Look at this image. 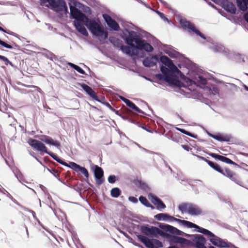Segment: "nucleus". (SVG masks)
<instances>
[{
    "label": "nucleus",
    "mask_w": 248,
    "mask_h": 248,
    "mask_svg": "<svg viewBox=\"0 0 248 248\" xmlns=\"http://www.w3.org/2000/svg\"><path fill=\"white\" fill-rule=\"evenodd\" d=\"M27 142L33 148V150L41 153H45L49 155L55 160L59 163L65 166H68V164L67 163L63 162L54 153L48 151L47 147L41 141L30 138L28 139Z\"/></svg>",
    "instance_id": "f257e3e1"
},
{
    "label": "nucleus",
    "mask_w": 248,
    "mask_h": 248,
    "mask_svg": "<svg viewBox=\"0 0 248 248\" xmlns=\"http://www.w3.org/2000/svg\"><path fill=\"white\" fill-rule=\"evenodd\" d=\"M203 159L214 170L217 171L220 173L224 176L228 177L232 181L238 183L240 181L238 175L232 171L231 169L228 167H225L224 168H221L219 165L217 163L213 162L209 160L205 159L203 157H202Z\"/></svg>",
    "instance_id": "f03ea898"
},
{
    "label": "nucleus",
    "mask_w": 248,
    "mask_h": 248,
    "mask_svg": "<svg viewBox=\"0 0 248 248\" xmlns=\"http://www.w3.org/2000/svg\"><path fill=\"white\" fill-rule=\"evenodd\" d=\"M89 30L94 36L97 37L103 36L105 39L108 37V32L104 31L101 25L94 20H91L88 18V21L85 22Z\"/></svg>",
    "instance_id": "7ed1b4c3"
},
{
    "label": "nucleus",
    "mask_w": 248,
    "mask_h": 248,
    "mask_svg": "<svg viewBox=\"0 0 248 248\" xmlns=\"http://www.w3.org/2000/svg\"><path fill=\"white\" fill-rule=\"evenodd\" d=\"M160 71L164 75V80L171 85L178 87L180 86V81L178 79L174 78L175 74H178L181 72L178 69L177 71H172L169 68L161 66Z\"/></svg>",
    "instance_id": "20e7f679"
},
{
    "label": "nucleus",
    "mask_w": 248,
    "mask_h": 248,
    "mask_svg": "<svg viewBox=\"0 0 248 248\" xmlns=\"http://www.w3.org/2000/svg\"><path fill=\"white\" fill-rule=\"evenodd\" d=\"M178 209L182 213H187L191 216H199L202 214V210L199 206L191 203H182L179 205Z\"/></svg>",
    "instance_id": "39448f33"
},
{
    "label": "nucleus",
    "mask_w": 248,
    "mask_h": 248,
    "mask_svg": "<svg viewBox=\"0 0 248 248\" xmlns=\"http://www.w3.org/2000/svg\"><path fill=\"white\" fill-rule=\"evenodd\" d=\"M137 237L138 239L148 248H158L163 247L162 243L157 239H149L146 236L142 235H139Z\"/></svg>",
    "instance_id": "423d86ee"
},
{
    "label": "nucleus",
    "mask_w": 248,
    "mask_h": 248,
    "mask_svg": "<svg viewBox=\"0 0 248 248\" xmlns=\"http://www.w3.org/2000/svg\"><path fill=\"white\" fill-rule=\"evenodd\" d=\"M36 242L43 248H50L54 246L50 238L44 232L37 235Z\"/></svg>",
    "instance_id": "0eeeda50"
},
{
    "label": "nucleus",
    "mask_w": 248,
    "mask_h": 248,
    "mask_svg": "<svg viewBox=\"0 0 248 248\" xmlns=\"http://www.w3.org/2000/svg\"><path fill=\"white\" fill-rule=\"evenodd\" d=\"M141 231L144 234L150 237H157L158 234L161 235L164 234L161 230L154 226L150 228L147 226H142L141 227Z\"/></svg>",
    "instance_id": "6e6552de"
},
{
    "label": "nucleus",
    "mask_w": 248,
    "mask_h": 248,
    "mask_svg": "<svg viewBox=\"0 0 248 248\" xmlns=\"http://www.w3.org/2000/svg\"><path fill=\"white\" fill-rule=\"evenodd\" d=\"M180 24L183 29L188 30L189 32L192 31L196 34L200 36L201 38L205 39L204 35L201 32L198 30H197L195 25L188 21H186L184 19H181L180 21Z\"/></svg>",
    "instance_id": "1a4fd4ad"
},
{
    "label": "nucleus",
    "mask_w": 248,
    "mask_h": 248,
    "mask_svg": "<svg viewBox=\"0 0 248 248\" xmlns=\"http://www.w3.org/2000/svg\"><path fill=\"white\" fill-rule=\"evenodd\" d=\"M70 14L73 18L76 19L78 21L85 22L88 21V18L85 14L73 6H70Z\"/></svg>",
    "instance_id": "9d476101"
},
{
    "label": "nucleus",
    "mask_w": 248,
    "mask_h": 248,
    "mask_svg": "<svg viewBox=\"0 0 248 248\" xmlns=\"http://www.w3.org/2000/svg\"><path fill=\"white\" fill-rule=\"evenodd\" d=\"M206 240L202 235L196 234L191 238V241L189 246L195 247L197 248H206L205 246Z\"/></svg>",
    "instance_id": "9b49d317"
},
{
    "label": "nucleus",
    "mask_w": 248,
    "mask_h": 248,
    "mask_svg": "<svg viewBox=\"0 0 248 248\" xmlns=\"http://www.w3.org/2000/svg\"><path fill=\"white\" fill-rule=\"evenodd\" d=\"M140 40L137 33L134 31H129L128 36L125 39L126 43L133 48H135L136 45H138Z\"/></svg>",
    "instance_id": "f8f14e48"
},
{
    "label": "nucleus",
    "mask_w": 248,
    "mask_h": 248,
    "mask_svg": "<svg viewBox=\"0 0 248 248\" xmlns=\"http://www.w3.org/2000/svg\"><path fill=\"white\" fill-rule=\"evenodd\" d=\"M48 2L50 5L53 8H57L60 11H65L67 12V7L65 2L63 0L56 1L55 0H45Z\"/></svg>",
    "instance_id": "ddd939ff"
},
{
    "label": "nucleus",
    "mask_w": 248,
    "mask_h": 248,
    "mask_svg": "<svg viewBox=\"0 0 248 248\" xmlns=\"http://www.w3.org/2000/svg\"><path fill=\"white\" fill-rule=\"evenodd\" d=\"M92 169L94 171V176L96 179V183L99 185L101 184L104 181V180L102 179L104 175L103 170L101 167H99L97 165H93L92 167Z\"/></svg>",
    "instance_id": "4468645a"
},
{
    "label": "nucleus",
    "mask_w": 248,
    "mask_h": 248,
    "mask_svg": "<svg viewBox=\"0 0 248 248\" xmlns=\"http://www.w3.org/2000/svg\"><path fill=\"white\" fill-rule=\"evenodd\" d=\"M103 17L110 28L116 31H118L120 30V27L118 23L114 19H112L110 16L107 14H104Z\"/></svg>",
    "instance_id": "2eb2a0df"
},
{
    "label": "nucleus",
    "mask_w": 248,
    "mask_h": 248,
    "mask_svg": "<svg viewBox=\"0 0 248 248\" xmlns=\"http://www.w3.org/2000/svg\"><path fill=\"white\" fill-rule=\"evenodd\" d=\"M135 48L140 50H144L147 52H151L154 50V47L144 40H140L138 45H136Z\"/></svg>",
    "instance_id": "dca6fc26"
},
{
    "label": "nucleus",
    "mask_w": 248,
    "mask_h": 248,
    "mask_svg": "<svg viewBox=\"0 0 248 248\" xmlns=\"http://www.w3.org/2000/svg\"><path fill=\"white\" fill-rule=\"evenodd\" d=\"M149 199L151 200L152 202L156 205V209L161 210L166 208L165 204L159 198L152 194L149 195Z\"/></svg>",
    "instance_id": "f3484780"
},
{
    "label": "nucleus",
    "mask_w": 248,
    "mask_h": 248,
    "mask_svg": "<svg viewBox=\"0 0 248 248\" xmlns=\"http://www.w3.org/2000/svg\"><path fill=\"white\" fill-rule=\"evenodd\" d=\"M160 61L165 66L171 69L172 71L178 70V68L173 63L172 60L167 56L165 55L161 56L160 58Z\"/></svg>",
    "instance_id": "a211bd4d"
},
{
    "label": "nucleus",
    "mask_w": 248,
    "mask_h": 248,
    "mask_svg": "<svg viewBox=\"0 0 248 248\" xmlns=\"http://www.w3.org/2000/svg\"><path fill=\"white\" fill-rule=\"evenodd\" d=\"M158 61V57L157 55H153L151 57L145 58L142 62L144 66L147 67H153L155 65Z\"/></svg>",
    "instance_id": "6ab92c4d"
},
{
    "label": "nucleus",
    "mask_w": 248,
    "mask_h": 248,
    "mask_svg": "<svg viewBox=\"0 0 248 248\" xmlns=\"http://www.w3.org/2000/svg\"><path fill=\"white\" fill-rule=\"evenodd\" d=\"M39 138L40 140L45 142L46 144L55 146L57 148H59L61 146L59 141L54 140L51 137L48 136L42 135L39 136Z\"/></svg>",
    "instance_id": "aec40b11"
},
{
    "label": "nucleus",
    "mask_w": 248,
    "mask_h": 248,
    "mask_svg": "<svg viewBox=\"0 0 248 248\" xmlns=\"http://www.w3.org/2000/svg\"><path fill=\"white\" fill-rule=\"evenodd\" d=\"M160 227L166 232H169L171 233L178 235H181L184 233L183 232L177 229L176 228L169 225H163L162 226L160 225Z\"/></svg>",
    "instance_id": "412c9836"
},
{
    "label": "nucleus",
    "mask_w": 248,
    "mask_h": 248,
    "mask_svg": "<svg viewBox=\"0 0 248 248\" xmlns=\"http://www.w3.org/2000/svg\"><path fill=\"white\" fill-rule=\"evenodd\" d=\"M210 155L212 157L218 159L222 162H225L227 164H236L235 162L232 161L231 159H230L229 158H227L224 156L221 155H219L216 154L215 153H211L210 154Z\"/></svg>",
    "instance_id": "4be33fe9"
},
{
    "label": "nucleus",
    "mask_w": 248,
    "mask_h": 248,
    "mask_svg": "<svg viewBox=\"0 0 248 248\" xmlns=\"http://www.w3.org/2000/svg\"><path fill=\"white\" fill-rule=\"evenodd\" d=\"M170 238L174 243L188 246L190 245L191 243V241L183 237L173 235L171 236Z\"/></svg>",
    "instance_id": "5701e85b"
},
{
    "label": "nucleus",
    "mask_w": 248,
    "mask_h": 248,
    "mask_svg": "<svg viewBox=\"0 0 248 248\" xmlns=\"http://www.w3.org/2000/svg\"><path fill=\"white\" fill-rule=\"evenodd\" d=\"M224 9L231 14H235L236 8L235 5L232 2L226 0L223 3Z\"/></svg>",
    "instance_id": "b1692460"
},
{
    "label": "nucleus",
    "mask_w": 248,
    "mask_h": 248,
    "mask_svg": "<svg viewBox=\"0 0 248 248\" xmlns=\"http://www.w3.org/2000/svg\"><path fill=\"white\" fill-rule=\"evenodd\" d=\"M211 238L210 239V242L214 245L217 247H226V243L224 242L220 238L216 236H210Z\"/></svg>",
    "instance_id": "393cba45"
},
{
    "label": "nucleus",
    "mask_w": 248,
    "mask_h": 248,
    "mask_svg": "<svg viewBox=\"0 0 248 248\" xmlns=\"http://www.w3.org/2000/svg\"><path fill=\"white\" fill-rule=\"evenodd\" d=\"M155 218L158 220H170V221H176V219L173 217L164 213L158 214L155 216Z\"/></svg>",
    "instance_id": "a878e982"
},
{
    "label": "nucleus",
    "mask_w": 248,
    "mask_h": 248,
    "mask_svg": "<svg viewBox=\"0 0 248 248\" xmlns=\"http://www.w3.org/2000/svg\"><path fill=\"white\" fill-rule=\"evenodd\" d=\"M120 49L123 53H124L130 56H138V54L135 52L134 49H131V47L129 46L123 45Z\"/></svg>",
    "instance_id": "bb28decb"
},
{
    "label": "nucleus",
    "mask_w": 248,
    "mask_h": 248,
    "mask_svg": "<svg viewBox=\"0 0 248 248\" xmlns=\"http://www.w3.org/2000/svg\"><path fill=\"white\" fill-rule=\"evenodd\" d=\"M208 135L219 141H229L231 140V137L229 135H216L211 133H208Z\"/></svg>",
    "instance_id": "cd10ccee"
},
{
    "label": "nucleus",
    "mask_w": 248,
    "mask_h": 248,
    "mask_svg": "<svg viewBox=\"0 0 248 248\" xmlns=\"http://www.w3.org/2000/svg\"><path fill=\"white\" fill-rule=\"evenodd\" d=\"M81 87L93 99H96L97 95L96 93L90 86L85 84H82Z\"/></svg>",
    "instance_id": "c85d7f7f"
},
{
    "label": "nucleus",
    "mask_w": 248,
    "mask_h": 248,
    "mask_svg": "<svg viewBox=\"0 0 248 248\" xmlns=\"http://www.w3.org/2000/svg\"><path fill=\"white\" fill-rule=\"evenodd\" d=\"M239 9L243 12L248 9V0H236Z\"/></svg>",
    "instance_id": "c756f323"
},
{
    "label": "nucleus",
    "mask_w": 248,
    "mask_h": 248,
    "mask_svg": "<svg viewBox=\"0 0 248 248\" xmlns=\"http://www.w3.org/2000/svg\"><path fill=\"white\" fill-rule=\"evenodd\" d=\"M80 21H78L77 23H75V26L77 30L82 33L83 35L87 36L88 35V32L86 29L84 25L79 22Z\"/></svg>",
    "instance_id": "7c9ffc66"
},
{
    "label": "nucleus",
    "mask_w": 248,
    "mask_h": 248,
    "mask_svg": "<svg viewBox=\"0 0 248 248\" xmlns=\"http://www.w3.org/2000/svg\"><path fill=\"white\" fill-rule=\"evenodd\" d=\"M109 40L114 46L117 47L121 48L123 45L122 41L115 37H110Z\"/></svg>",
    "instance_id": "2f4dec72"
},
{
    "label": "nucleus",
    "mask_w": 248,
    "mask_h": 248,
    "mask_svg": "<svg viewBox=\"0 0 248 248\" xmlns=\"http://www.w3.org/2000/svg\"><path fill=\"white\" fill-rule=\"evenodd\" d=\"M175 221H177L178 222H181L183 225L187 226L188 228H199V226H198L197 225H196L194 223H193L190 221H188L181 220V219H180L178 218H176Z\"/></svg>",
    "instance_id": "473e14b6"
},
{
    "label": "nucleus",
    "mask_w": 248,
    "mask_h": 248,
    "mask_svg": "<svg viewBox=\"0 0 248 248\" xmlns=\"http://www.w3.org/2000/svg\"><path fill=\"white\" fill-rule=\"evenodd\" d=\"M127 106H128L130 108H131L134 111L140 113L142 114H144V112L142 111V110L140 109L138 107H137L134 103H133L132 101L130 100L129 101V102L126 105Z\"/></svg>",
    "instance_id": "72a5a7b5"
},
{
    "label": "nucleus",
    "mask_w": 248,
    "mask_h": 248,
    "mask_svg": "<svg viewBox=\"0 0 248 248\" xmlns=\"http://www.w3.org/2000/svg\"><path fill=\"white\" fill-rule=\"evenodd\" d=\"M198 229V231L201 233H202L208 236H215V234H214L212 232L209 231V230L201 228L199 226V228H197Z\"/></svg>",
    "instance_id": "f704fd0d"
},
{
    "label": "nucleus",
    "mask_w": 248,
    "mask_h": 248,
    "mask_svg": "<svg viewBox=\"0 0 248 248\" xmlns=\"http://www.w3.org/2000/svg\"><path fill=\"white\" fill-rule=\"evenodd\" d=\"M110 194L112 197L117 198L121 195V191L119 188L114 187L111 190Z\"/></svg>",
    "instance_id": "c9c22d12"
},
{
    "label": "nucleus",
    "mask_w": 248,
    "mask_h": 248,
    "mask_svg": "<svg viewBox=\"0 0 248 248\" xmlns=\"http://www.w3.org/2000/svg\"><path fill=\"white\" fill-rule=\"evenodd\" d=\"M67 167L72 169L77 172H78V170H79L81 167L80 166L73 162H70L69 164H68Z\"/></svg>",
    "instance_id": "e433bc0d"
},
{
    "label": "nucleus",
    "mask_w": 248,
    "mask_h": 248,
    "mask_svg": "<svg viewBox=\"0 0 248 248\" xmlns=\"http://www.w3.org/2000/svg\"><path fill=\"white\" fill-rule=\"evenodd\" d=\"M68 64L71 67L73 68L74 69H75L76 71H77L79 73L82 74H85V71L78 65H77L73 64L72 63H71V62L68 63Z\"/></svg>",
    "instance_id": "4c0bfd02"
},
{
    "label": "nucleus",
    "mask_w": 248,
    "mask_h": 248,
    "mask_svg": "<svg viewBox=\"0 0 248 248\" xmlns=\"http://www.w3.org/2000/svg\"><path fill=\"white\" fill-rule=\"evenodd\" d=\"M78 171H80L86 178H88L89 174L88 170L84 167H81Z\"/></svg>",
    "instance_id": "58836bf2"
},
{
    "label": "nucleus",
    "mask_w": 248,
    "mask_h": 248,
    "mask_svg": "<svg viewBox=\"0 0 248 248\" xmlns=\"http://www.w3.org/2000/svg\"><path fill=\"white\" fill-rule=\"evenodd\" d=\"M139 201L141 203L144 205L145 206H147L149 204V202L146 198V197L141 196L139 197Z\"/></svg>",
    "instance_id": "ea45409f"
},
{
    "label": "nucleus",
    "mask_w": 248,
    "mask_h": 248,
    "mask_svg": "<svg viewBox=\"0 0 248 248\" xmlns=\"http://www.w3.org/2000/svg\"><path fill=\"white\" fill-rule=\"evenodd\" d=\"M0 60L4 61L5 62V64L6 65L9 64L10 65L13 66L12 63L6 57L0 55Z\"/></svg>",
    "instance_id": "a19ab883"
},
{
    "label": "nucleus",
    "mask_w": 248,
    "mask_h": 248,
    "mask_svg": "<svg viewBox=\"0 0 248 248\" xmlns=\"http://www.w3.org/2000/svg\"><path fill=\"white\" fill-rule=\"evenodd\" d=\"M0 45H1L2 46H3V47H6L7 48H9V49H12L13 48V46L9 45V44H7L6 43H5V42L1 40L0 39Z\"/></svg>",
    "instance_id": "79ce46f5"
},
{
    "label": "nucleus",
    "mask_w": 248,
    "mask_h": 248,
    "mask_svg": "<svg viewBox=\"0 0 248 248\" xmlns=\"http://www.w3.org/2000/svg\"><path fill=\"white\" fill-rule=\"evenodd\" d=\"M116 181V177L114 175H111L108 177V181L109 183L113 184Z\"/></svg>",
    "instance_id": "37998d69"
},
{
    "label": "nucleus",
    "mask_w": 248,
    "mask_h": 248,
    "mask_svg": "<svg viewBox=\"0 0 248 248\" xmlns=\"http://www.w3.org/2000/svg\"><path fill=\"white\" fill-rule=\"evenodd\" d=\"M48 170L53 174L55 177H57L59 175V172L58 170H56L55 169H52L51 170L48 169Z\"/></svg>",
    "instance_id": "c03bdc74"
},
{
    "label": "nucleus",
    "mask_w": 248,
    "mask_h": 248,
    "mask_svg": "<svg viewBox=\"0 0 248 248\" xmlns=\"http://www.w3.org/2000/svg\"><path fill=\"white\" fill-rule=\"evenodd\" d=\"M199 81L202 84L205 85L207 83L206 79L202 76H199Z\"/></svg>",
    "instance_id": "a18cd8bd"
},
{
    "label": "nucleus",
    "mask_w": 248,
    "mask_h": 248,
    "mask_svg": "<svg viewBox=\"0 0 248 248\" xmlns=\"http://www.w3.org/2000/svg\"><path fill=\"white\" fill-rule=\"evenodd\" d=\"M3 202L4 203L5 207L8 210V205H9V206L11 205V202L9 200L7 199L6 200H4L3 201Z\"/></svg>",
    "instance_id": "49530a36"
},
{
    "label": "nucleus",
    "mask_w": 248,
    "mask_h": 248,
    "mask_svg": "<svg viewBox=\"0 0 248 248\" xmlns=\"http://www.w3.org/2000/svg\"><path fill=\"white\" fill-rule=\"evenodd\" d=\"M128 199L130 201L134 203H137L138 202V199L134 197L131 196L129 197Z\"/></svg>",
    "instance_id": "de8ad7c7"
},
{
    "label": "nucleus",
    "mask_w": 248,
    "mask_h": 248,
    "mask_svg": "<svg viewBox=\"0 0 248 248\" xmlns=\"http://www.w3.org/2000/svg\"><path fill=\"white\" fill-rule=\"evenodd\" d=\"M182 147L187 151H189L191 149L190 147L188 145H182Z\"/></svg>",
    "instance_id": "09e8293b"
},
{
    "label": "nucleus",
    "mask_w": 248,
    "mask_h": 248,
    "mask_svg": "<svg viewBox=\"0 0 248 248\" xmlns=\"http://www.w3.org/2000/svg\"><path fill=\"white\" fill-rule=\"evenodd\" d=\"M3 31L8 34H11V35H14L15 34L14 32H13L9 30H5L4 29V31Z\"/></svg>",
    "instance_id": "8fccbe9b"
},
{
    "label": "nucleus",
    "mask_w": 248,
    "mask_h": 248,
    "mask_svg": "<svg viewBox=\"0 0 248 248\" xmlns=\"http://www.w3.org/2000/svg\"><path fill=\"white\" fill-rule=\"evenodd\" d=\"M121 99L127 105L130 101L129 100L124 98V97H121Z\"/></svg>",
    "instance_id": "3c124183"
},
{
    "label": "nucleus",
    "mask_w": 248,
    "mask_h": 248,
    "mask_svg": "<svg viewBox=\"0 0 248 248\" xmlns=\"http://www.w3.org/2000/svg\"><path fill=\"white\" fill-rule=\"evenodd\" d=\"M156 77L158 79H159L160 80H162V79L164 80V75L163 76L162 75H161L160 74L156 75Z\"/></svg>",
    "instance_id": "603ef678"
},
{
    "label": "nucleus",
    "mask_w": 248,
    "mask_h": 248,
    "mask_svg": "<svg viewBox=\"0 0 248 248\" xmlns=\"http://www.w3.org/2000/svg\"><path fill=\"white\" fill-rule=\"evenodd\" d=\"M182 133H183L184 134H185L187 135H188V136H191L192 137V135L190 133H189L188 132L186 131L185 130H184V129H180V130Z\"/></svg>",
    "instance_id": "864d4df0"
},
{
    "label": "nucleus",
    "mask_w": 248,
    "mask_h": 248,
    "mask_svg": "<svg viewBox=\"0 0 248 248\" xmlns=\"http://www.w3.org/2000/svg\"><path fill=\"white\" fill-rule=\"evenodd\" d=\"M244 19L248 23V13H247L244 15Z\"/></svg>",
    "instance_id": "5fc2aeb1"
},
{
    "label": "nucleus",
    "mask_w": 248,
    "mask_h": 248,
    "mask_svg": "<svg viewBox=\"0 0 248 248\" xmlns=\"http://www.w3.org/2000/svg\"><path fill=\"white\" fill-rule=\"evenodd\" d=\"M146 207H150V208H151L152 209H155V207L153 205H152V204H151L150 203V202L149 203V204L147 205V206Z\"/></svg>",
    "instance_id": "6e6d98bb"
},
{
    "label": "nucleus",
    "mask_w": 248,
    "mask_h": 248,
    "mask_svg": "<svg viewBox=\"0 0 248 248\" xmlns=\"http://www.w3.org/2000/svg\"><path fill=\"white\" fill-rule=\"evenodd\" d=\"M140 58H144L145 57L144 53L142 52L140 55L139 56Z\"/></svg>",
    "instance_id": "4d7b16f0"
},
{
    "label": "nucleus",
    "mask_w": 248,
    "mask_h": 248,
    "mask_svg": "<svg viewBox=\"0 0 248 248\" xmlns=\"http://www.w3.org/2000/svg\"><path fill=\"white\" fill-rule=\"evenodd\" d=\"M0 31H4V29H3L0 26Z\"/></svg>",
    "instance_id": "13d9d810"
},
{
    "label": "nucleus",
    "mask_w": 248,
    "mask_h": 248,
    "mask_svg": "<svg viewBox=\"0 0 248 248\" xmlns=\"http://www.w3.org/2000/svg\"><path fill=\"white\" fill-rule=\"evenodd\" d=\"M108 105L109 107V108H112V107H111V106L110 105V104H109L108 103Z\"/></svg>",
    "instance_id": "bf43d9fd"
},
{
    "label": "nucleus",
    "mask_w": 248,
    "mask_h": 248,
    "mask_svg": "<svg viewBox=\"0 0 248 248\" xmlns=\"http://www.w3.org/2000/svg\"><path fill=\"white\" fill-rule=\"evenodd\" d=\"M246 89L248 91V87H246Z\"/></svg>",
    "instance_id": "052dcab7"
}]
</instances>
